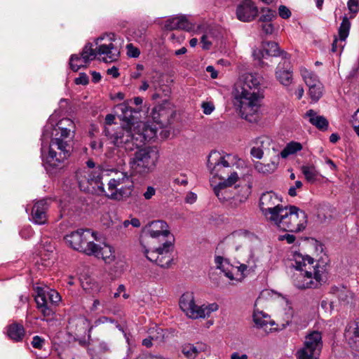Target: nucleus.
<instances>
[{"instance_id": "f257e3e1", "label": "nucleus", "mask_w": 359, "mask_h": 359, "mask_svg": "<svg viewBox=\"0 0 359 359\" xmlns=\"http://www.w3.org/2000/svg\"><path fill=\"white\" fill-rule=\"evenodd\" d=\"M81 191L104 195L108 198L122 201L131 196L134 182L128 172L105 165L96 167L95 170L84 172L82 179L79 178Z\"/></svg>"}, {"instance_id": "f03ea898", "label": "nucleus", "mask_w": 359, "mask_h": 359, "mask_svg": "<svg viewBox=\"0 0 359 359\" xmlns=\"http://www.w3.org/2000/svg\"><path fill=\"white\" fill-rule=\"evenodd\" d=\"M52 130L55 132L52 133L55 137L49 144L48 154L44 155L43 143L41 150L46 170L50 175H56L63 169L65 160L70 156L74 123L72 119L66 118L60 120L53 128L46 126L43 137L48 136V130Z\"/></svg>"}, {"instance_id": "7ed1b4c3", "label": "nucleus", "mask_w": 359, "mask_h": 359, "mask_svg": "<svg viewBox=\"0 0 359 359\" xmlns=\"http://www.w3.org/2000/svg\"><path fill=\"white\" fill-rule=\"evenodd\" d=\"M263 77L256 73H247L241 76V91L235 96L236 104L241 116L250 123H256L259 118L261 102L263 95L260 86Z\"/></svg>"}, {"instance_id": "20e7f679", "label": "nucleus", "mask_w": 359, "mask_h": 359, "mask_svg": "<svg viewBox=\"0 0 359 359\" xmlns=\"http://www.w3.org/2000/svg\"><path fill=\"white\" fill-rule=\"evenodd\" d=\"M292 266L294 271L292 279L297 288L317 287L326 278L325 265L316 262L310 256L294 254Z\"/></svg>"}, {"instance_id": "39448f33", "label": "nucleus", "mask_w": 359, "mask_h": 359, "mask_svg": "<svg viewBox=\"0 0 359 359\" xmlns=\"http://www.w3.org/2000/svg\"><path fill=\"white\" fill-rule=\"evenodd\" d=\"M285 231L300 232L307 224V215L295 205L285 206L272 223Z\"/></svg>"}, {"instance_id": "423d86ee", "label": "nucleus", "mask_w": 359, "mask_h": 359, "mask_svg": "<svg viewBox=\"0 0 359 359\" xmlns=\"http://www.w3.org/2000/svg\"><path fill=\"white\" fill-rule=\"evenodd\" d=\"M97 233L90 229H78L66 235L65 240L75 250L87 255L98 256L97 245L94 243L97 240Z\"/></svg>"}, {"instance_id": "0eeeda50", "label": "nucleus", "mask_w": 359, "mask_h": 359, "mask_svg": "<svg viewBox=\"0 0 359 359\" xmlns=\"http://www.w3.org/2000/svg\"><path fill=\"white\" fill-rule=\"evenodd\" d=\"M158 158V151L155 148L148 147L136 151L130 163L135 172L146 175L154 170Z\"/></svg>"}, {"instance_id": "6e6552de", "label": "nucleus", "mask_w": 359, "mask_h": 359, "mask_svg": "<svg viewBox=\"0 0 359 359\" xmlns=\"http://www.w3.org/2000/svg\"><path fill=\"white\" fill-rule=\"evenodd\" d=\"M231 156L222 155L217 151H212L208 157L207 166L210 170V174L214 177H218L223 181L229 178L232 173H237L232 171L229 159Z\"/></svg>"}, {"instance_id": "1a4fd4ad", "label": "nucleus", "mask_w": 359, "mask_h": 359, "mask_svg": "<svg viewBox=\"0 0 359 359\" xmlns=\"http://www.w3.org/2000/svg\"><path fill=\"white\" fill-rule=\"evenodd\" d=\"M173 240L165 241L161 245L151 251L142 243L144 255L148 260L155 262L159 266L168 268L172 261Z\"/></svg>"}, {"instance_id": "9d476101", "label": "nucleus", "mask_w": 359, "mask_h": 359, "mask_svg": "<svg viewBox=\"0 0 359 359\" xmlns=\"http://www.w3.org/2000/svg\"><path fill=\"white\" fill-rule=\"evenodd\" d=\"M115 146L123 147L126 151H133L139 147L137 137L136 130L135 127L125 126L122 125L117 128L116 131L111 133L110 136H107Z\"/></svg>"}, {"instance_id": "9b49d317", "label": "nucleus", "mask_w": 359, "mask_h": 359, "mask_svg": "<svg viewBox=\"0 0 359 359\" xmlns=\"http://www.w3.org/2000/svg\"><path fill=\"white\" fill-rule=\"evenodd\" d=\"M114 34H107L96 39L97 59L104 62H112L118 60L120 55L118 48L113 43Z\"/></svg>"}, {"instance_id": "f8f14e48", "label": "nucleus", "mask_w": 359, "mask_h": 359, "mask_svg": "<svg viewBox=\"0 0 359 359\" xmlns=\"http://www.w3.org/2000/svg\"><path fill=\"white\" fill-rule=\"evenodd\" d=\"M281 198L273 191L263 193L259 198V208L266 217L271 223L278 217L280 210L285 206L280 204Z\"/></svg>"}, {"instance_id": "ddd939ff", "label": "nucleus", "mask_w": 359, "mask_h": 359, "mask_svg": "<svg viewBox=\"0 0 359 359\" xmlns=\"http://www.w3.org/2000/svg\"><path fill=\"white\" fill-rule=\"evenodd\" d=\"M97 47L93 48V45L90 43H88L83 47L81 56L74 54L71 55L69 60V65L71 69L76 72L81 67H86L88 64L97 58Z\"/></svg>"}, {"instance_id": "4468645a", "label": "nucleus", "mask_w": 359, "mask_h": 359, "mask_svg": "<svg viewBox=\"0 0 359 359\" xmlns=\"http://www.w3.org/2000/svg\"><path fill=\"white\" fill-rule=\"evenodd\" d=\"M292 69L287 53H282V60L276 69V78L283 86H289L292 81Z\"/></svg>"}, {"instance_id": "2eb2a0df", "label": "nucleus", "mask_w": 359, "mask_h": 359, "mask_svg": "<svg viewBox=\"0 0 359 359\" xmlns=\"http://www.w3.org/2000/svg\"><path fill=\"white\" fill-rule=\"evenodd\" d=\"M259 9L252 0H243L236 6V16L243 22L253 21L258 15Z\"/></svg>"}, {"instance_id": "dca6fc26", "label": "nucleus", "mask_w": 359, "mask_h": 359, "mask_svg": "<svg viewBox=\"0 0 359 359\" xmlns=\"http://www.w3.org/2000/svg\"><path fill=\"white\" fill-rule=\"evenodd\" d=\"M179 304L182 311L190 318L197 319L204 316L203 311H198L200 306L195 304L192 292L184 293L180 299Z\"/></svg>"}, {"instance_id": "f3484780", "label": "nucleus", "mask_w": 359, "mask_h": 359, "mask_svg": "<svg viewBox=\"0 0 359 359\" xmlns=\"http://www.w3.org/2000/svg\"><path fill=\"white\" fill-rule=\"evenodd\" d=\"M144 233L153 239L165 241V238L170 235L168 224L163 220H155L146 226Z\"/></svg>"}, {"instance_id": "a211bd4d", "label": "nucleus", "mask_w": 359, "mask_h": 359, "mask_svg": "<svg viewBox=\"0 0 359 359\" xmlns=\"http://www.w3.org/2000/svg\"><path fill=\"white\" fill-rule=\"evenodd\" d=\"M36 292L37 294L35 296L36 307L43 315V320L48 321L53 318L55 310L52 305L49 304L48 299H46V291L44 289L37 287Z\"/></svg>"}, {"instance_id": "6ab92c4d", "label": "nucleus", "mask_w": 359, "mask_h": 359, "mask_svg": "<svg viewBox=\"0 0 359 359\" xmlns=\"http://www.w3.org/2000/svg\"><path fill=\"white\" fill-rule=\"evenodd\" d=\"M351 28V22L346 16H344L342 22L338 29L339 39L335 38L332 44V51L337 53L339 51L341 54L344 47L346 44V39H347Z\"/></svg>"}, {"instance_id": "aec40b11", "label": "nucleus", "mask_w": 359, "mask_h": 359, "mask_svg": "<svg viewBox=\"0 0 359 359\" xmlns=\"http://www.w3.org/2000/svg\"><path fill=\"white\" fill-rule=\"evenodd\" d=\"M135 129L137 135L135 141L137 142L139 147L156 136V128L143 122L137 123Z\"/></svg>"}, {"instance_id": "412c9836", "label": "nucleus", "mask_w": 359, "mask_h": 359, "mask_svg": "<svg viewBox=\"0 0 359 359\" xmlns=\"http://www.w3.org/2000/svg\"><path fill=\"white\" fill-rule=\"evenodd\" d=\"M238 180L237 173H232L226 180L219 182L214 187V193L222 201H228L231 198V195L229 193L227 187L234 184Z\"/></svg>"}, {"instance_id": "4be33fe9", "label": "nucleus", "mask_w": 359, "mask_h": 359, "mask_svg": "<svg viewBox=\"0 0 359 359\" xmlns=\"http://www.w3.org/2000/svg\"><path fill=\"white\" fill-rule=\"evenodd\" d=\"M47 210L48 204L46 200L37 201L32 208L30 220L36 224H45L48 220Z\"/></svg>"}, {"instance_id": "5701e85b", "label": "nucleus", "mask_w": 359, "mask_h": 359, "mask_svg": "<svg viewBox=\"0 0 359 359\" xmlns=\"http://www.w3.org/2000/svg\"><path fill=\"white\" fill-rule=\"evenodd\" d=\"M132 100H126L121 104L116 106L117 109L120 110L121 114L119 115L120 118L123 121V125L129 127H135L134 122L133 113L140 112V109H133L130 106V102Z\"/></svg>"}, {"instance_id": "b1692460", "label": "nucleus", "mask_w": 359, "mask_h": 359, "mask_svg": "<svg viewBox=\"0 0 359 359\" xmlns=\"http://www.w3.org/2000/svg\"><path fill=\"white\" fill-rule=\"evenodd\" d=\"M303 347L320 353L323 347L321 333L318 331L308 333L305 337Z\"/></svg>"}, {"instance_id": "393cba45", "label": "nucleus", "mask_w": 359, "mask_h": 359, "mask_svg": "<svg viewBox=\"0 0 359 359\" xmlns=\"http://www.w3.org/2000/svg\"><path fill=\"white\" fill-rule=\"evenodd\" d=\"M164 27L168 30L184 29L189 31L192 29V25L184 15L174 16L168 19Z\"/></svg>"}, {"instance_id": "a878e982", "label": "nucleus", "mask_w": 359, "mask_h": 359, "mask_svg": "<svg viewBox=\"0 0 359 359\" xmlns=\"http://www.w3.org/2000/svg\"><path fill=\"white\" fill-rule=\"evenodd\" d=\"M279 157L278 156H275L270 163H263L260 161H256L254 163L255 169L262 175H269L274 172L278 168Z\"/></svg>"}, {"instance_id": "bb28decb", "label": "nucleus", "mask_w": 359, "mask_h": 359, "mask_svg": "<svg viewBox=\"0 0 359 359\" xmlns=\"http://www.w3.org/2000/svg\"><path fill=\"white\" fill-rule=\"evenodd\" d=\"M306 116L309 118V122L320 130H326L328 128V121L323 116L318 115L317 113L310 109L306 113Z\"/></svg>"}, {"instance_id": "cd10ccee", "label": "nucleus", "mask_w": 359, "mask_h": 359, "mask_svg": "<svg viewBox=\"0 0 359 359\" xmlns=\"http://www.w3.org/2000/svg\"><path fill=\"white\" fill-rule=\"evenodd\" d=\"M205 350V345L203 343L186 344L182 347V352L187 359L196 358L198 353Z\"/></svg>"}, {"instance_id": "c85d7f7f", "label": "nucleus", "mask_w": 359, "mask_h": 359, "mask_svg": "<svg viewBox=\"0 0 359 359\" xmlns=\"http://www.w3.org/2000/svg\"><path fill=\"white\" fill-rule=\"evenodd\" d=\"M253 322L255 324V327L258 329H262L264 330L266 334L271 333L269 330H267L266 327L268 325V319L270 318V316L261 311L257 310L255 311L252 315Z\"/></svg>"}, {"instance_id": "c756f323", "label": "nucleus", "mask_w": 359, "mask_h": 359, "mask_svg": "<svg viewBox=\"0 0 359 359\" xmlns=\"http://www.w3.org/2000/svg\"><path fill=\"white\" fill-rule=\"evenodd\" d=\"M7 333L11 339L20 341L25 336V329L22 325L13 323L8 327Z\"/></svg>"}, {"instance_id": "7c9ffc66", "label": "nucleus", "mask_w": 359, "mask_h": 359, "mask_svg": "<svg viewBox=\"0 0 359 359\" xmlns=\"http://www.w3.org/2000/svg\"><path fill=\"white\" fill-rule=\"evenodd\" d=\"M293 316L294 310L291 306L285 309L283 321L278 324V327L270 328L269 332H278L285 329L292 324Z\"/></svg>"}, {"instance_id": "2f4dec72", "label": "nucleus", "mask_w": 359, "mask_h": 359, "mask_svg": "<svg viewBox=\"0 0 359 359\" xmlns=\"http://www.w3.org/2000/svg\"><path fill=\"white\" fill-rule=\"evenodd\" d=\"M300 73L309 88L320 83L318 76L306 68H301Z\"/></svg>"}, {"instance_id": "473e14b6", "label": "nucleus", "mask_w": 359, "mask_h": 359, "mask_svg": "<svg viewBox=\"0 0 359 359\" xmlns=\"http://www.w3.org/2000/svg\"><path fill=\"white\" fill-rule=\"evenodd\" d=\"M262 46L264 48L265 54L269 56L282 57V53H285L280 51L278 44L274 41L263 42Z\"/></svg>"}, {"instance_id": "72a5a7b5", "label": "nucleus", "mask_w": 359, "mask_h": 359, "mask_svg": "<svg viewBox=\"0 0 359 359\" xmlns=\"http://www.w3.org/2000/svg\"><path fill=\"white\" fill-rule=\"evenodd\" d=\"M302 172L309 182H314L318 176V171L313 165H304L301 167Z\"/></svg>"}, {"instance_id": "f704fd0d", "label": "nucleus", "mask_w": 359, "mask_h": 359, "mask_svg": "<svg viewBox=\"0 0 359 359\" xmlns=\"http://www.w3.org/2000/svg\"><path fill=\"white\" fill-rule=\"evenodd\" d=\"M302 149V145L297 142H290L280 153V156L283 158H286L288 156L294 154Z\"/></svg>"}, {"instance_id": "c9c22d12", "label": "nucleus", "mask_w": 359, "mask_h": 359, "mask_svg": "<svg viewBox=\"0 0 359 359\" xmlns=\"http://www.w3.org/2000/svg\"><path fill=\"white\" fill-rule=\"evenodd\" d=\"M149 334L154 341L158 343L165 341L167 337V331L156 326L150 328Z\"/></svg>"}, {"instance_id": "e433bc0d", "label": "nucleus", "mask_w": 359, "mask_h": 359, "mask_svg": "<svg viewBox=\"0 0 359 359\" xmlns=\"http://www.w3.org/2000/svg\"><path fill=\"white\" fill-rule=\"evenodd\" d=\"M259 22L261 23L271 22L276 17V11L269 8H261Z\"/></svg>"}, {"instance_id": "4c0bfd02", "label": "nucleus", "mask_w": 359, "mask_h": 359, "mask_svg": "<svg viewBox=\"0 0 359 359\" xmlns=\"http://www.w3.org/2000/svg\"><path fill=\"white\" fill-rule=\"evenodd\" d=\"M97 250L100 252V255L95 256L96 257L102 258L105 262H110L114 260V255L111 246L104 245V247L101 248L97 245Z\"/></svg>"}, {"instance_id": "58836bf2", "label": "nucleus", "mask_w": 359, "mask_h": 359, "mask_svg": "<svg viewBox=\"0 0 359 359\" xmlns=\"http://www.w3.org/2000/svg\"><path fill=\"white\" fill-rule=\"evenodd\" d=\"M319 355L320 353L304 347L298 350L296 354L297 359H318Z\"/></svg>"}, {"instance_id": "ea45409f", "label": "nucleus", "mask_w": 359, "mask_h": 359, "mask_svg": "<svg viewBox=\"0 0 359 359\" xmlns=\"http://www.w3.org/2000/svg\"><path fill=\"white\" fill-rule=\"evenodd\" d=\"M310 97L313 102H317L323 95V85L321 83L309 88Z\"/></svg>"}, {"instance_id": "a19ab883", "label": "nucleus", "mask_w": 359, "mask_h": 359, "mask_svg": "<svg viewBox=\"0 0 359 359\" xmlns=\"http://www.w3.org/2000/svg\"><path fill=\"white\" fill-rule=\"evenodd\" d=\"M49 304H57L61 300L60 294L55 290H44Z\"/></svg>"}, {"instance_id": "79ce46f5", "label": "nucleus", "mask_w": 359, "mask_h": 359, "mask_svg": "<svg viewBox=\"0 0 359 359\" xmlns=\"http://www.w3.org/2000/svg\"><path fill=\"white\" fill-rule=\"evenodd\" d=\"M114 119L115 116L113 114H107L105 117V125L103 133L107 137L110 136L111 133L114 130L112 126Z\"/></svg>"}, {"instance_id": "37998d69", "label": "nucleus", "mask_w": 359, "mask_h": 359, "mask_svg": "<svg viewBox=\"0 0 359 359\" xmlns=\"http://www.w3.org/2000/svg\"><path fill=\"white\" fill-rule=\"evenodd\" d=\"M349 344H351L353 348L359 351V322L355 323L353 336L349 339Z\"/></svg>"}, {"instance_id": "c03bdc74", "label": "nucleus", "mask_w": 359, "mask_h": 359, "mask_svg": "<svg viewBox=\"0 0 359 359\" xmlns=\"http://www.w3.org/2000/svg\"><path fill=\"white\" fill-rule=\"evenodd\" d=\"M256 144V147H260L264 153V151L269 149L272 144V140L269 137H260L257 140Z\"/></svg>"}, {"instance_id": "a18cd8bd", "label": "nucleus", "mask_w": 359, "mask_h": 359, "mask_svg": "<svg viewBox=\"0 0 359 359\" xmlns=\"http://www.w3.org/2000/svg\"><path fill=\"white\" fill-rule=\"evenodd\" d=\"M218 308L219 306L216 303L210 304L208 306L203 305L200 306L198 311H203L204 316L199 317V318H204L206 316H209L212 312L218 310Z\"/></svg>"}, {"instance_id": "49530a36", "label": "nucleus", "mask_w": 359, "mask_h": 359, "mask_svg": "<svg viewBox=\"0 0 359 359\" xmlns=\"http://www.w3.org/2000/svg\"><path fill=\"white\" fill-rule=\"evenodd\" d=\"M126 49L127 55L130 57L137 58L140 55L139 48L135 47L132 43L127 44Z\"/></svg>"}, {"instance_id": "de8ad7c7", "label": "nucleus", "mask_w": 359, "mask_h": 359, "mask_svg": "<svg viewBox=\"0 0 359 359\" xmlns=\"http://www.w3.org/2000/svg\"><path fill=\"white\" fill-rule=\"evenodd\" d=\"M31 344L34 348L41 349L45 344V339L38 335H36L32 338Z\"/></svg>"}, {"instance_id": "09e8293b", "label": "nucleus", "mask_w": 359, "mask_h": 359, "mask_svg": "<svg viewBox=\"0 0 359 359\" xmlns=\"http://www.w3.org/2000/svg\"><path fill=\"white\" fill-rule=\"evenodd\" d=\"M351 124L355 132L359 136V109L352 116Z\"/></svg>"}, {"instance_id": "8fccbe9b", "label": "nucleus", "mask_w": 359, "mask_h": 359, "mask_svg": "<svg viewBox=\"0 0 359 359\" xmlns=\"http://www.w3.org/2000/svg\"><path fill=\"white\" fill-rule=\"evenodd\" d=\"M232 270H236V269L229 265V264H226V267L224 268L222 271L224 273L225 276L229 278L231 280H239V278H234Z\"/></svg>"}, {"instance_id": "3c124183", "label": "nucleus", "mask_w": 359, "mask_h": 359, "mask_svg": "<svg viewBox=\"0 0 359 359\" xmlns=\"http://www.w3.org/2000/svg\"><path fill=\"white\" fill-rule=\"evenodd\" d=\"M278 15L283 19H287L291 16V11L285 6L281 5L278 8Z\"/></svg>"}, {"instance_id": "603ef678", "label": "nucleus", "mask_w": 359, "mask_h": 359, "mask_svg": "<svg viewBox=\"0 0 359 359\" xmlns=\"http://www.w3.org/2000/svg\"><path fill=\"white\" fill-rule=\"evenodd\" d=\"M347 4L351 13L355 14L359 11V0H348Z\"/></svg>"}, {"instance_id": "864d4df0", "label": "nucleus", "mask_w": 359, "mask_h": 359, "mask_svg": "<svg viewBox=\"0 0 359 359\" xmlns=\"http://www.w3.org/2000/svg\"><path fill=\"white\" fill-rule=\"evenodd\" d=\"M201 107L203 109V113L206 115L210 114L215 109L214 104L210 102H203L201 104Z\"/></svg>"}, {"instance_id": "5fc2aeb1", "label": "nucleus", "mask_w": 359, "mask_h": 359, "mask_svg": "<svg viewBox=\"0 0 359 359\" xmlns=\"http://www.w3.org/2000/svg\"><path fill=\"white\" fill-rule=\"evenodd\" d=\"M260 27L266 34H271L273 32L274 27L271 22L262 23Z\"/></svg>"}, {"instance_id": "6e6d98bb", "label": "nucleus", "mask_w": 359, "mask_h": 359, "mask_svg": "<svg viewBox=\"0 0 359 359\" xmlns=\"http://www.w3.org/2000/svg\"><path fill=\"white\" fill-rule=\"evenodd\" d=\"M250 154L252 157L256 158L257 159H262L264 155V152L262 149H260V147H253L250 149Z\"/></svg>"}, {"instance_id": "4d7b16f0", "label": "nucleus", "mask_w": 359, "mask_h": 359, "mask_svg": "<svg viewBox=\"0 0 359 359\" xmlns=\"http://www.w3.org/2000/svg\"><path fill=\"white\" fill-rule=\"evenodd\" d=\"M215 262L218 269L223 270L224 268L226 267V264H229L224 258L221 256H217L215 259Z\"/></svg>"}, {"instance_id": "13d9d810", "label": "nucleus", "mask_w": 359, "mask_h": 359, "mask_svg": "<svg viewBox=\"0 0 359 359\" xmlns=\"http://www.w3.org/2000/svg\"><path fill=\"white\" fill-rule=\"evenodd\" d=\"M156 194V189L151 186L147 187L146 191L143 194V196L146 200L151 199Z\"/></svg>"}, {"instance_id": "bf43d9fd", "label": "nucleus", "mask_w": 359, "mask_h": 359, "mask_svg": "<svg viewBox=\"0 0 359 359\" xmlns=\"http://www.w3.org/2000/svg\"><path fill=\"white\" fill-rule=\"evenodd\" d=\"M88 76L85 73H81L79 76L75 79V83L78 85H86L88 83Z\"/></svg>"}, {"instance_id": "052dcab7", "label": "nucleus", "mask_w": 359, "mask_h": 359, "mask_svg": "<svg viewBox=\"0 0 359 359\" xmlns=\"http://www.w3.org/2000/svg\"><path fill=\"white\" fill-rule=\"evenodd\" d=\"M174 182L178 185L187 186L188 180L185 175L181 174L179 177L174 179Z\"/></svg>"}, {"instance_id": "680f3d73", "label": "nucleus", "mask_w": 359, "mask_h": 359, "mask_svg": "<svg viewBox=\"0 0 359 359\" xmlns=\"http://www.w3.org/2000/svg\"><path fill=\"white\" fill-rule=\"evenodd\" d=\"M302 187V183L301 181H296L294 186L291 187L288 190V194L290 196H297L296 189H299Z\"/></svg>"}, {"instance_id": "e2e57ef3", "label": "nucleus", "mask_w": 359, "mask_h": 359, "mask_svg": "<svg viewBox=\"0 0 359 359\" xmlns=\"http://www.w3.org/2000/svg\"><path fill=\"white\" fill-rule=\"evenodd\" d=\"M266 55L264 50V48L262 49H256L253 51V56L256 60L261 61Z\"/></svg>"}, {"instance_id": "0e129e2a", "label": "nucleus", "mask_w": 359, "mask_h": 359, "mask_svg": "<svg viewBox=\"0 0 359 359\" xmlns=\"http://www.w3.org/2000/svg\"><path fill=\"white\" fill-rule=\"evenodd\" d=\"M295 236L292 234H289V233H286V234H284V235H281L279 236V240L280 241H284L285 240L287 241V243L289 244H292L295 241Z\"/></svg>"}, {"instance_id": "69168bd1", "label": "nucleus", "mask_w": 359, "mask_h": 359, "mask_svg": "<svg viewBox=\"0 0 359 359\" xmlns=\"http://www.w3.org/2000/svg\"><path fill=\"white\" fill-rule=\"evenodd\" d=\"M201 42L202 43L203 48L205 50L210 49V48L212 45V43L208 40L206 35L202 36V37L201 39Z\"/></svg>"}, {"instance_id": "338daca9", "label": "nucleus", "mask_w": 359, "mask_h": 359, "mask_svg": "<svg viewBox=\"0 0 359 359\" xmlns=\"http://www.w3.org/2000/svg\"><path fill=\"white\" fill-rule=\"evenodd\" d=\"M107 74L111 75L113 78H117L119 76L118 69L114 66L107 69Z\"/></svg>"}, {"instance_id": "774afa93", "label": "nucleus", "mask_w": 359, "mask_h": 359, "mask_svg": "<svg viewBox=\"0 0 359 359\" xmlns=\"http://www.w3.org/2000/svg\"><path fill=\"white\" fill-rule=\"evenodd\" d=\"M231 359H248V355L246 354L240 355L235 352L231 354Z\"/></svg>"}]
</instances>
